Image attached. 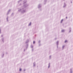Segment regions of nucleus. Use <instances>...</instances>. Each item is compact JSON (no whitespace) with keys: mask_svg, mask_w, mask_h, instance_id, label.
Wrapping results in <instances>:
<instances>
[{"mask_svg":"<svg viewBox=\"0 0 73 73\" xmlns=\"http://www.w3.org/2000/svg\"><path fill=\"white\" fill-rule=\"evenodd\" d=\"M19 71H21V69L20 68V69H19Z\"/></svg>","mask_w":73,"mask_h":73,"instance_id":"f257e3e1","label":"nucleus"},{"mask_svg":"<svg viewBox=\"0 0 73 73\" xmlns=\"http://www.w3.org/2000/svg\"><path fill=\"white\" fill-rule=\"evenodd\" d=\"M64 30H63L62 31V32H64Z\"/></svg>","mask_w":73,"mask_h":73,"instance_id":"f03ea898","label":"nucleus"},{"mask_svg":"<svg viewBox=\"0 0 73 73\" xmlns=\"http://www.w3.org/2000/svg\"><path fill=\"white\" fill-rule=\"evenodd\" d=\"M67 42V40H65V42Z\"/></svg>","mask_w":73,"mask_h":73,"instance_id":"7ed1b4c3","label":"nucleus"},{"mask_svg":"<svg viewBox=\"0 0 73 73\" xmlns=\"http://www.w3.org/2000/svg\"><path fill=\"white\" fill-rule=\"evenodd\" d=\"M33 43L34 44H35V41H34L33 42Z\"/></svg>","mask_w":73,"mask_h":73,"instance_id":"20e7f679","label":"nucleus"},{"mask_svg":"<svg viewBox=\"0 0 73 73\" xmlns=\"http://www.w3.org/2000/svg\"><path fill=\"white\" fill-rule=\"evenodd\" d=\"M63 21V20H61V23H62V21Z\"/></svg>","mask_w":73,"mask_h":73,"instance_id":"39448f33","label":"nucleus"}]
</instances>
